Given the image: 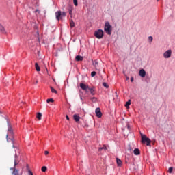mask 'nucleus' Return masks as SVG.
Here are the masks:
<instances>
[{"instance_id": "34", "label": "nucleus", "mask_w": 175, "mask_h": 175, "mask_svg": "<svg viewBox=\"0 0 175 175\" xmlns=\"http://www.w3.org/2000/svg\"><path fill=\"white\" fill-rule=\"evenodd\" d=\"M6 139H7V142H9V134H7Z\"/></svg>"}, {"instance_id": "22", "label": "nucleus", "mask_w": 175, "mask_h": 175, "mask_svg": "<svg viewBox=\"0 0 175 175\" xmlns=\"http://www.w3.org/2000/svg\"><path fill=\"white\" fill-rule=\"evenodd\" d=\"M92 102H93L94 103H96L98 100V98H96V97H93L91 98Z\"/></svg>"}, {"instance_id": "12", "label": "nucleus", "mask_w": 175, "mask_h": 175, "mask_svg": "<svg viewBox=\"0 0 175 175\" xmlns=\"http://www.w3.org/2000/svg\"><path fill=\"white\" fill-rule=\"evenodd\" d=\"M116 163L118 165V166H122V161H121V159L116 158Z\"/></svg>"}, {"instance_id": "26", "label": "nucleus", "mask_w": 175, "mask_h": 175, "mask_svg": "<svg viewBox=\"0 0 175 175\" xmlns=\"http://www.w3.org/2000/svg\"><path fill=\"white\" fill-rule=\"evenodd\" d=\"M102 150L106 151V146H104L103 147L99 148L98 151H102Z\"/></svg>"}, {"instance_id": "11", "label": "nucleus", "mask_w": 175, "mask_h": 175, "mask_svg": "<svg viewBox=\"0 0 175 175\" xmlns=\"http://www.w3.org/2000/svg\"><path fill=\"white\" fill-rule=\"evenodd\" d=\"M73 118H74L75 121H76V122H79L80 121V116H79V115H77V114H75L73 116Z\"/></svg>"}, {"instance_id": "32", "label": "nucleus", "mask_w": 175, "mask_h": 175, "mask_svg": "<svg viewBox=\"0 0 175 175\" xmlns=\"http://www.w3.org/2000/svg\"><path fill=\"white\" fill-rule=\"evenodd\" d=\"M27 174H28V175H33V173H32V171L29 170V171L27 172Z\"/></svg>"}, {"instance_id": "20", "label": "nucleus", "mask_w": 175, "mask_h": 175, "mask_svg": "<svg viewBox=\"0 0 175 175\" xmlns=\"http://www.w3.org/2000/svg\"><path fill=\"white\" fill-rule=\"evenodd\" d=\"M17 165H18V161H17V159H15L14 162V169H16V166H17Z\"/></svg>"}, {"instance_id": "16", "label": "nucleus", "mask_w": 175, "mask_h": 175, "mask_svg": "<svg viewBox=\"0 0 175 175\" xmlns=\"http://www.w3.org/2000/svg\"><path fill=\"white\" fill-rule=\"evenodd\" d=\"M68 12H69V14H70V17H72V13L73 12V8L70 7L68 9Z\"/></svg>"}, {"instance_id": "37", "label": "nucleus", "mask_w": 175, "mask_h": 175, "mask_svg": "<svg viewBox=\"0 0 175 175\" xmlns=\"http://www.w3.org/2000/svg\"><path fill=\"white\" fill-rule=\"evenodd\" d=\"M131 83H133V77H131Z\"/></svg>"}, {"instance_id": "31", "label": "nucleus", "mask_w": 175, "mask_h": 175, "mask_svg": "<svg viewBox=\"0 0 175 175\" xmlns=\"http://www.w3.org/2000/svg\"><path fill=\"white\" fill-rule=\"evenodd\" d=\"M73 2H74L75 6H77L78 5L77 0H73Z\"/></svg>"}, {"instance_id": "30", "label": "nucleus", "mask_w": 175, "mask_h": 175, "mask_svg": "<svg viewBox=\"0 0 175 175\" xmlns=\"http://www.w3.org/2000/svg\"><path fill=\"white\" fill-rule=\"evenodd\" d=\"M168 172H169V173H172V172H173V167H170L168 169Z\"/></svg>"}, {"instance_id": "13", "label": "nucleus", "mask_w": 175, "mask_h": 175, "mask_svg": "<svg viewBox=\"0 0 175 175\" xmlns=\"http://www.w3.org/2000/svg\"><path fill=\"white\" fill-rule=\"evenodd\" d=\"M133 152H134V154L135 155H140V150H139V148H135Z\"/></svg>"}, {"instance_id": "25", "label": "nucleus", "mask_w": 175, "mask_h": 175, "mask_svg": "<svg viewBox=\"0 0 175 175\" xmlns=\"http://www.w3.org/2000/svg\"><path fill=\"white\" fill-rule=\"evenodd\" d=\"M46 102H47V103H50V102L53 103V102H54V99H53V98L47 99Z\"/></svg>"}, {"instance_id": "40", "label": "nucleus", "mask_w": 175, "mask_h": 175, "mask_svg": "<svg viewBox=\"0 0 175 175\" xmlns=\"http://www.w3.org/2000/svg\"><path fill=\"white\" fill-rule=\"evenodd\" d=\"M15 159H17V154H15Z\"/></svg>"}, {"instance_id": "18", "label": "nucleus", "mask_w": 175, "mask_h": 175, "mask_svg": "<svg viewBox=\"0 0 175 175\" xmlns=\"http://www.w3.org/2000/svg\"><path fill=\"white\" fill-rule=\"evenodd\" d=\"M153 40L154 38L151 36L148 38V41L149 42V43H152Z\"/></svg>"}, {"instance_id": "10", "label": "nucleus", "mask_w": 175, "mask_h": 175, "mask_svg": "<svg viewBox=\"0 0 175 175\" xmlns=\"http://www.w3.org/2000/svg\"><path fill=\"white\" fill-rule=\"evenodd\" d=\"M8 132L10 135H13V130L12 129V125L8 122Z\"/></svg>"}, {"instance_id": "29", "label": "nucleus", "mask_w": 175, "mask_h": 175, "mask_svg": "<svg viewBox=\"0 0 175 175\" xmlns=\"http://www.w3.org/2000/svg\"><path fill=\"white\" fill-rule=\"evenodd\" d=\"M103 87H105V88H109V85H107V83H103Z\"/></svg>"}, {"instance_id": "6", "label": "nucleus", "mask_w": 175, "mask_h": 175, "mask_svg": "<svg viewBox=\"0 0 175 175\" xmlns=\"http://www.w3.org/2000/svg\"><path fill=\"white\" fill-rule=\"evenodd\" d=\"M163 58L167 59V58H170V57H172V50L171 49H168L165 52L163 53Z\"/></svg>"}, {"instance_id": "41", "label": "nucleus", "mask_w": 175, "mask_h": 175, "mask_svg": "<svg viewBox=\"0 0 175 175\" xmlns=\"http://www.w3.org/2000/svg\"><path fill=\"white\" fill-rule=\"evenodd\" d=\"M129 151H132V148H129Z\"/></svg>"}, {"instance_id": "27", "label": "nucleus", "mask_w": 175, "mask_h": 175, "mask_svg": "<svg viewBox=\"0 0 175 175\" xmlns=\"http://www.w3.org/2000/svg\"><path fill=\"white\" fill-rule=\"evenodd\" d=\"M42 172H46V170H47V167L46 166H43L41 169Z\"/></svg>"}, {"instance_id": "21", "label": "nucleus", "mask_w": 175, "mask_h": 175, "mask_svg": "<svg viewBox=\"0 0 175 175\" xmlns=\"http://www.w3.org/2000/svg\"><path fill=\"white\" fill-rule=\"evenodd\" d=\"M92 64L95 66V68H96V66H98V61L96 60L93 61Z\"/></svg>"}, {"instance_id": "14", "label": "nucleus", "mask_w": 175, "mask_h": 175, "mask_svg": "<svg viewBox=\"0 0 175 175\" xmlns=\"http://www.w3.org/2000/svg\"><path fill=\"white\" fill-rule=\"evenodd\" d=\"M76 61H83V57L80 55H77L75 57Z\"/></svg>"}, {"instance_id": "43", "label": "nucleus", "mask_w": 175, "mask_h": 175, "mask_svg": "<svg viewBox=\"0 0 175 175\" xmlns=\"http://www.w3.org/2000/svg\"><path fill=\"white\" fill-rule=\"evenodd\" d=\"M126 80H129V77H127V78H126Z\"/></svg>"}, {"instance_id": "39", "label": "nucleus", "mask_w": 175, "mask_h": 175, "mask_svg": "<svg viewBox=\"0 0 175 175\" xmlns=\"http://www.w3.org/2000/svg\"><path fill=\"white\" fill-rule=\"evenodd\" d=\"M10 170H14V167H11Z\"/></svg>"}, {"instance_id": "28", "label": "nucleus", "mask_w": 175, "mask_h": 175, "mask_svg": "<svg viewBox=\"0 0 175 175\" xmlns=\"http://www.w3.org/2000/svg\"><path fill=\"white\" fill-rule=\"evenodd\" d=\"M96 75V72H95V71H92V72H91V76H92V77H95Z\"/></svg>"}, {"instance_id": "3", "label": "nucleus", "mask_w": 175, "mask_h": 175, "mask_svg": "<svg viewBox=\"0 0 175 175\" xmlns=\"http://www.w3.org/2000/svg\"><path fill=\"white\" fill-rule=\"evenodd\" d=\"M141 137L142 143H146V146H151V139L150 138L143 134L141 135Z\"/></svg>"}, {"instance_id": "2", "label": "nucleus", "mask_w": 175, "mask_h": 175, "mask_svg": "<svg viewBox=\"0 0 175 175\" xmlns=\"http://www.w3.org/2000/svg\"><path fill=\"white\" fill-rule=\"evenodd\" d=\"M104 31L107 33V35H111V31H113V27L110 25V23L106 22L104 26Z\"/></svg>"}, {"instance_id": "44", "label": "nucleus", "mask_w": 175, "mask_h": 175, "mask_svg": "<svg viewBox=\"0 0 175 175\" xmlns=\"http://www.w3.org/2000/svg\"><path fill=\"white\" fill-rule=\"evenodd\" d=\"M128 129H129V126H127Z\"/></svg>"}, {"instance_id": "15", "label": "nucleus", "mask_w": 175, "mask_h": 175, "mask_svg": "<svg viewBox=\"0 0 175 175\" xmlns=\"http://www.w3.org/2000/svg\"><path fill=\"white\" fill-rule=\"evenodd\" d=\"M35 66L37 72H40V67L39 66V64H38V63L35 64Z\"/></svg>"}, {"instance_id": "38", "label": "nucleus", "mask_w": 175, "mask_h": 175, "mask_svg": "<svg viewBox=\"0 0 175 175\" xmlns=\"http://www.w3.org/2000/svg\"><path fill=\"white\" fill-rule=\"evenodd\" d=\"M35 12L36 13H39V10H36Z\"/></svg>"}, {"instance_id": "1", "label": "nucleus", "mask_w": 175, "mask_h": 175, "mask_svg": "<svg viewBox=\"0 0 175 175\" xmlns=\"http://www.w3.org/2000/svg\"><path fill=\"white\" fill-rule=\"evenodd\" d=\"M79 87L83 91H85L86 93L90 92L91 95H95V88H90L88 85H85V83H81L79 84Z\"/></svg>"}, {"instance_id": "42", "label": "nucleus", "mask_w": 175, "mask_h": 175, "mask_svg": "<svg viewBox=\"0 0 175 175\" xmlns=\"http://www.w3.org/2000/svg\"><path fill=\"white\" fill-rule=\"evenodd\" d=\"M80 98H81V100H83V97L82 96H81Z\"/></svg>"}, {"instance_id": "7", "label": "nucleus", "mask_w": 175, "mask_h": 175, "mask_svg": "<svg viewBox=\"0 0 175 175\" xmlns=\"http://www.w3.org/2000/svg\"><path fill=\"white\" fill-rule=\"evenodd\" d=\"M95 113L98 118H100V117H102V112L100 111V108H96L95 110Z\"/></svg>"}, {"instance_id": "33", "label": "nucleus", "mask_w": 175, "mask_h": 175, "mask_svg": "<svg viewBox=\"0 0 175 175\" xmlns=\"http://www.w3.org/2000/svg\"><path fill=\"white\" fill-rule=\"evenodd\" d=\"M26 168H27V172H29V170H31L29 169V165H28V164H27Z\"/></svg>"}, {"instance_id": "8", "label": "nucleus", "mask_w": 175, "mask_h": 175, "mask_svg": "<svg viewBox=\"0 0 175 175\" xmlns=\"http://www.w3.org/2000/svg\"><path fill=\"white\" fill-rule=\"evenodd\" d=\"M0 32L1 33H3L4 35H6L8 33L6 31V29H5V27L2 25V24L0 23Z\"/></svg>"}, {"instance_id": "4", "label": "nucleus", "mask_w": 175, "mask_h": 175, "mask_svg": "<svg viewBox=\"0 0 175 175\" xmlns=\"http://www.w3.org/2000/svg\"><path fill=\"white\" fill-rule=\"evenodd\" d=\"M55 17L57 20L59 21L61 18H62V17H66V12L57 11L55 12Z\"/></svg>"}, {"instance_id": "19", "label": "nucleus", "mask_w": 175, "mask_h": 175, "mask_svg": "<svg viewBox=\"0 0 175 175\" xmlns=\"http://www.w3.org/2000/svg\"><path fill=\"white\" fill-rule=\"evenodd\" d=\"M37 118H38V120H42V113H41L40 112H38V113H37Z\"/></svg>"}, {"instance_id": "45", "label": "nucleus", "mask_w": 175, "mask_h": 175, "mask_svg": "<svg viewBox=\"0 0 175 175\" xmlns=\"http://www.w3.org/2000/svg\"><path fill=\"white\" fill-rule=\"evenodd\" d=\"M12 147L14 148V145H13Z\"/></svg>"}, {"instance_id": "24", "label": "nucleus", "mask_w": 175, "mask_h": 175, "mask_svg": "<svg viewBox=\"0 0 175 175\" xmlns=\"http://www.w3.org/2000/svg\"><path fill=\"white\" fill-rule=\"evenodd\" d=\"M70 25L71 28H73V27H75V22H73V21H71Z\"/></svg>"}, {"instance_id": "23", "label": "nucleus", "mask_w": 175, "mask_h": 175, "mask_svg": "<svg viewBox=\"0 0 175 175\" xmlns=\"http://www.w3.org/2000/svg\"><path fill=\"white\" fill-rule=\"evenodd\" d=\"M51 92H53V94H57V90H55V89H54L53 87L51 86Z\"/></svg>"}, {"instance_id": "9", "label": "nucleus", "mask_w": 175, "mask_h": 175, "mask_svg": "<svg viewBox=\"0 0 175 175\" xmlns=\"http://www.w3.org/2000/svg\"><path fill=\"white\" fill-rule=\"evenodd\" d=\"M139 76H140V77H146V70L141 69L139 72Z\"/></svg>"}, {"instance_id": "35", "label": "nucleus", "mask_w": 175, "mask_h": 175, "mask_svg": "<svg viewBox=\"0 0 175 175\" xmlns=\"http://www.w3.org/2000/svg\"><path fill=\"white\" fill-rule=\"evenodd\" d=\"M66 118L68 120V121H69V116L68 115L66 116Z\"/></svg>"}, {"instance_id": "36", "label": "nucleus", "mask_w": 175, "mask_h": 175, "mask_svg": "<svg viewBox=\"0 0 175 175\" xmlns=\"http://www.w3.org/2000/svg\"><path fill=\"white\" fill-rule=\"evenodd\" d=\"M44 154H45V155H49V151H45Z\"/></svg>"}, {"instance_id": "17", "label": "nucleus", "mask_w": 175, "mask_h": 175, "mask_svg": "<svg viewBox=\"0 0 175 175\" xmlns=\"http://www.w3.org/2000/svg\"><path fill=\"white\" fill-rule=\"evenodd\" d=\"M125 106H126V109H129V106H131V100H129L126 103Z\"/></svg>"}, {"instance_id": "5", "label": "nucleus", "mask_w": 175, "mask_h": 175, "mask_svg": "<svg viewBox=\"0 0 175 175\" xmlns=\"http://www.w3.org/2000/svg\"><path fill=\"white\" fill-rule=\"evenodd\" d=\"M94 36L97 39H102L103 38V30L98 29L94 31Z\"/></svg>"}]
</instances>
